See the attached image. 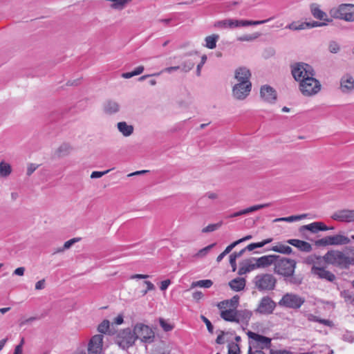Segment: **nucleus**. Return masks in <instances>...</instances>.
<instances>
[{"label": "nucleus", "mask_w": 354, "mask_h": 354, "mask_svg": "<svg viewBox=\"0 0 354 354\" xmlns=\"http://www.w3.org/2000/svg\"><path fill=\"white\" fill-rule=\"evenodd\" d=\"M256 260L257 258L252 257L245 261L244 266L246 268L249 269L250 272L259 268V267L256 266Z\"/></svg>", "instance_id": "37"}, {"label": "nucleus", "mask_w": 354, "mask_h": 354, "mask_svg": "<svg viewBox=\"0 0 354 354\" xmlns=\"http://www.w3.org/2000/svg\"><path fill=\"white\" fill-rule=\"evenodd\" d=\"M270 250L284 254H290L292 252L291 247L283 244H279L273 246Z\"/></svg>", "instance_id": "30"}, {"label": "nucleus", "mask_w": 354, "mask_h": 354, "mask_svg": "<svg viewBox=\"0 0 354 354\" xmlns=\"http://www.w3.org/2000/svg\"><path fill=\"white\" fill-rule=\"evenodd\" d=\"M180 68V66H170V67H167V68H164L160 73H159L160 74L162 73H171L174 71H178V69Z\"/></svg>", "instance_id": "59"}, {"label": "nucleus", "mask_w": 354, "mask_h": 354, "mask_svg": "<svg viewBox=\"0 0 354 354\" xmlns=\"http://www.w3.org/2000/svg\"><path fill=\"white\" fill-rule=\"evenodd\" d=\"M311 12L315 18L329 21L328 19L325 18L326 17V14L321 10L316 4L311 5Z\"/></svg>", "instance_id": "28"}, {"label": "nucleus", "mask_w": 354, "mask_h": 354, "mask_svg": "<svg viewBox=\"0 0 354 354\" xmlns=\"http://www.w3.org/2000/svg\"><path fill=\"white\" fill-rule=\"evenodd\" d=\"M118 131L125 137L131 136L133 132V127L126 122H120L117 124Z\"/></svg>", "instance_id": "25"}, {"label": "nucleus", "mask_w": 354, "mask_h": 354, "mask_svg": "<svg viewBox=\"0 0 354 354\" xmlns=\"http://www.w3.org/2000/svg\"><path fill=\"white\" fill-rule=\"evenodd\" d=\"M239 302V295H234L229 300H225L221 302H220L218 304V307L219 308H224V305L229 306L231 308H233L234 309H236V308L238 306Z\"/></svg>", "instance_id": "27"}, {"label": "nucleus", "mask_w": 354, "mask_h": 354, "mask_svg": "<svg viewBox=\"0 0 354 354\" xmlns=\"http://www.w3.org/2000/svg\"><path fill=\"white\" fill-rule=\"evenodd\" d=\"M110 326V323L109 320H104L101 324H99L97 330L101 333H106Z\"/></svg>", "instance_id": "43"}, {"label": "nucleus", "mask_w": 354, "mask_h": 354, "mask_svg": "<svg viewBox=\"0 0 354 354\" xmlns=\"http://www.w3.org/2000/svg\"><path fill=\"white\" fill-rule=\"evenodd\" d=\"M317 225V222H313L308 225H302L299 229V232H302L304 230H309L313 233H317L318 232Z\"/></svg>", "instance_id": "35"}, {"label": "nucleus", "mask_w": 354, "mask_h": 354, "mask_svg": "<svg viewBox=\"0 0 354 354\" xmlns=\"http://www.w3.org/2000/svg\"><path fill=\"white\" fill-rule=\"evenodd\" d=\"M298 249L304 252H310L313 250L311 245L305 241H302Z\"/></svg>", "instance_id": "45"}, {"label": "nucleus", "mask_w": 354, "mask_h": 354, "mask_svg": "<svg viewBox=\"0 0 354 354\" xmlns=\"http://www.w3.org/2000/svg\"><path fill=\"white\" fill-rule=\"evenodd\" d=\"M236 320L234 322L238 324L248 325L249 321L252 315V313L250 310L244 309V310H236Z\"/></svg>", "instance_id": "21"}, {"label": "nucleus", "mask_w": 354, "mask_h": 354, "mask_svg": "<svg viewBox=\"0 0 354 354\" xmlns=\"http://www.w3.org/2000/svg\"><path fill=\"white\" fill-rule=\"evenodd\" d=\"M12 171L11 166L8 163L4 162H0V176L6 177L10 174Z\"/></svg>", "instance_id": "33"}, {"label": "nucleus", "mask_w": 354, "mask_h": 354, "mask_svg": "<svg viewBox=\"0 0 354 354\" xmlns=\"http://www.w3.org/2000/svg\"><path fill=\"white\" fill-rule=\"evenodd\" d=\"M330 245H342L350 243V239L342 234H335L333 236H328Z\"/></svg>", "instance_id": "22"}, {"label": "nucleus", "mask_w": 354, "mask_h": 354, "mask_svg": "<svg viewBox=\"0 0 354 354\" xmlns=\"http://www.w3.org/2000/svg\"><path fill=\"white\" fill-rule=\"evenodd\" d=\"M45 288V279H41L38 281L35 284V290H39Z\"/></svg>", "instance_id": "63"}, {"label": "nucleus", "mask_w": 354, "mask_h": 354, "mask_svg": "<svg viewBox=\"0 0 354 354\" xmlns=\"http://www.w3.org/2000/svg\"><path fill=\"white\" fill-rule=\"evenodd\" d=\"M272 241V238H269V239H265V240H263V241H262L261 242L254 243L255 248H262L265 245H266L268 243H270Z\"/></svg>", "instance_id": "58"}, {"label": "nucleus", "mask_w": 354, "mask_h": 354, "mask_svg": "<svg viewBox=\"0 0 354 354\" xmlns=\"http://www.w3.org/2000/svg\"><path fill=\"white\" fill-rule=\"evenodd\" d=\"M206 60H207V56L205 55H203L201 57V62L197 65V67H196V75L197 76L201 75V68H202L203 66L205 64Z\"/></svg>", "instance_id": "52"}, {"label": "nucleus", "mask_w": 354, "mask_h": 354, "mask_svg": "<svg viewBox=\"0 0 354 354\" xmlns=\"http://www.w3.org/2000/svg\"><path fill=\"white\" fill-rule=\"evenodd\" d=\"M252 348H257V346H256L254 344V343L249 342V348L248 354H265L264 352L260 349L252 351Z\"/></svg>", "instance_id": "51"}, {"label": "nucleus", "mask_w": 354, "mask_h": 354, "mask_svg": "<svg viewBox=\"0 0 354 354\" xmlns=\"http://www.w3.org/2000/svg\"><path fill=\"white\" fill-rule=\"evenodd\" d=\"M251 89L252 83L238 82L232 88V95L236 100H243L249 95Z\"/></svg>", "instance_id": "11"}, {"label": "nucleus", "mask_w": 354, "mask_h": 354, "mask_svg": "<svg viewBox=\"0 0 354 354\" xmlns=\"http://www.w3.org/2000/svg\"><path fill=\"white\" fill-rule=\"evenodd\" d=\"M260 96L263 101L272 104L277 100V92L272 87L266 84L261 87Z\"/></svg>", "instance_id": "17"}, {"label": "nucleus", "mask_w": 354, "mask_h": 354, "mask_svg": "<svg viewBox=\"0 0 354 354\" xmlns=\"http://www.w3.org/2000/svg\"><path fill=\"white\" fill-rule=\"evenodd\" d=\"M340 295L346 302L354 304V292L350 290H344L341 292Z\"/></svg>", "instance_id": "34"}, {"label": "nucleus", "mask_w": 354, "mask_h": 354, "mask_svg": "<svg viewBox=\"0 0 354 354\" xmlns=\"http://www.w3.org/2000/svg\"><path fill=\"white\" fill-rule=\"evenodd\" d=\"M276 307L275 302L268 296L263 297L256 310L257 312L263 315L272 314Z\"/></svg>", "instance_id": "13"}, {"label": "nucleus", "mask_w": 354, "mask_h": 354, "mask_svg": "<svg viewBox=\"0 0 354 354\" xmlns=\"http://www.w3.org/2000/svg\"><path fill=\"white\" fill-rule=\"evenodd\" d=\"M159 323L163 330L165 332L171 331L174 329V326L167 322L163 318L159 319Z\"/></svg>", "instance_id": "40"}, {"label": "nucleus", "mask_w": 354, "mask_h": 354, "mask_svg": "<svg viewBox=\"0 0 354 354\" xmlns=\"http://www.w3.org/2000/svg\"><path fill=\"white\" fill-rule=\"evenodd\" d=\"M331 218L339 222H353L354 221V209L337 210L333 214Z\"/></svg>", "instance_id": "15"}, {"label": "nucleus", "mask_w": 354, "mask_h": 354, "mask_svg": "<svg viewBox=\"0 0 354 354\" xmlns=\"http://www.w3.org/2000/svg\"><path fill=\"white\" fill-rule=\"evenodd\" d=\"M315 245L317 247H325L327 245H330L329 241L328 240V236L322 239L316 240L315 241Z\"/></svg>", "instance_id": "47"}, {"label": "nucleus", "mask_w": 354, "mask_h": 354, "mask_svg": "<svg viewBox=\"0 0 354 354\" xmlns=\"http://www.w3.org/2000/svg\"><path fill=\"white\" fill-rule=\"evenodd\" d=\"M258 34L254 35H245L237 38L238 41H250L256 39L258 37Z\"/></svg>", "instance_id": "46"}, {"label": "nucleus", "mask_w": 354, "mask_h": 354, "mask_svg": "<svg viewBox=\"0 0 354 354\" xmlns=\"http://www.w3.org/2000/svg\"><path fill=\"white\" fill-rule=\"evenodd\" d=\"M236 309L221 310V317L227 322H234L236 320Z\"/></svg>", "instance_id": "26"}, {"label": "nucleus", "mask_w": 354, "mask_h": 354, "mask_svg": "<svg viewBox=\"0 0 354 354\" xmlns=\"http://www.w3.org/2000/svg\"><path fill=\"white\" fill-rule=\"evenodd\" d=\"M80 240V238H73L67 241H66L62 247V248L59 249L57 252H62L64 250L70 248L75 243L79 241Z\"/></svg>", "instance_id": "44"}, {"label": "nucleus", "mask_w": 354, "mask_h": 354, "mask_svg": "<svg viewBox=\"0 0 354 354\" xmlns=\"http://www.w3.org/2000/svg\"><path fill=\"white\" fill-rule=\"evenodd\" d=\"M71 147L68 144L64 143L61 145L56 151V154L59 157H63L68 155L70 152Z\"/></svg>", "instance_id": "32"}, {"label": "nucleus", "mask_w": 354, "mask_h": 354, "mask_svg": "<svg viewBox=\"0 0 354 354\" xmlns=\"http://www.w3.org/2000/svg\"><path fill=\"white\" fill-rule=\"evenodd\" d=\"M270 354H293L292 352L286 350H274L270 349Z\"/></svg>", "instance_id": "62"}, {"label": "nucleus", "mask_w": 354, "mask_h": 354, "mask_svg": "<svg viewBox=\"0 0 354 354\" xmlns=\"http://www.w3.org/2000/svg\"><path fill=\"white\" fill-rule=\"evenodd\" d=\"M245 283L246 281L244 278L237 277L229 282V286L232 290L239 292L244 289Z\"/></svg>", "instance_id": "24"}, {"label": "nucleus", "mask_w": 354, "mask_h": 354, "mask_svg": "<svg viewBox=\"0 0 354 354\" xmlns=\"http://www.w3.org/2000/svg\"><path fill=\"white\" fill-rule=\"evenodd\" d=\"M247 335L249 337V339H252V341H250L251 342L254 343V344L257 346V348H259L260 350H262L263 348H270L271 346V339L259 335L258 333L248 331L247 333Z\"/></svg>", "instance_id": "12"}, {"label": "nucleus", "mask_w": 354, "mask_h": 354, "mask_svg": "<svg viewBox=\"0 0 354 354\" xmlns=\"http://www.w3.org/2000/svg\"><path fill=\"white\" fill-rule=\"evenodd\" d=\"M227 354H241V349L238 344L235 342H230L228 344Z\"/></svg>", "instance_id": "36"}, {"label": "nucleus", "mask_w": 354, "mask_h": 354, "mask_svg": "<svg viewBox=\"0 0 354 354\" xmlns=\"http://www.w3.org/2000/svg\"><path fill=\"white\" fill-rule=\"evenodd\" d=\"M236 257L235 254H233L232 253L230 255V263L232 268V271H235L236 268Z\"/></svg>", "instance_id": "56"}, {"label": "nucleus", "mask_w": 354, "mask_h": 354, "mask_svg": "<svg viewBox=\"0 0 354 354\" xmlns=\"http://www.w3.org/2000/svg\"><path fill=\"white\" fill-rule=\"evenodd\" d=\"M119 110L120 105L114 100H109L103 104V111L106 114L112 115L118 113Z\"/></svg>", "instance_id": "23"}, {"label": "nucleus", "mask_w": 354, "mask_h": 354, "mask_svg": "<svg viewBox=\"0 0 354 354\" xmlns=\"http://www.w3.org/2000/svg\"><path fill=\"white\" fill-rule=\"evenodd\" d=\"M317 223H318V225H317L318 232H319V231H326V230H333V227H328L322 222H317Z\"/></svg>", "instance_id": "61"}, {"label": "nucleus", "mask_w": 354, "mask_h": 354, "mask_svg": "<svg viewBox=\"0 0 354 354\" xmlns=\"http://www.w3.org/2000/svg\"><path fill=\"white\" fill-rule=\"evenodd\" d=\"M286 28H288L290 30H303L305 28V24L304 23H302L301 24L297 25L296 23L292 22L290 24H288Z\"/></svg>", "instance_id": "48"}, {"label": "nucleus", "mask_w": 354, "mask_h": 354, "mask_svg": "<svg viewBox=\"0 0 354 354\" xmlns=\"http://www.w3.org/2000/svg\"><path fill=\"white\" fill-rule=\"evenodd\" d=\"M254 283L259 291L273 290L276 287L277 279L272 274H261L254 277Z\"/></svg>", "instance_id": "9"}, {"label": "nucleus", "mask_w": 354, "mask_h": 354, "mask_svg": "<svg viewBox=\"0 0 354 354\" xmlns=\"http://www.w3.org/2000/svg\"><path fill=\"white\" fill-rule=\"evenodd\" d=\"M251 77V73L246 67H239L235 71L234 78L239 82H246L251 83L250 78Z\"/></svg>", "instance_id": "20"}, {"label": "nucleus", "mask_w": 354, "mask_h": 354, "mask_svg": "<svg viewBox=\"0 0 354 354\" xmlns=\"http://www.w3.org/2000/svg\"><path fill=\"white\" fill-rule=\"evenodd\" d=\"M297 262L294 259L281 257L274 263V272L281 276L286 283L292 285H300L302 278L295 274Z\"/></svg>", "instance_id": "2"}, {"label": "nucleus", "mask_w": 354, "mask_h": 354, "mask_svg": "<svg viewBox=\"0 0 354 354\" xmlns=\"http://www.w3.org/2000/svg\"><path fill=\"white\" fill-rule=\"evenodd\" d=\"M302 242L301 240H299V239H288L287 241V243H289L290 245H293L295 247H296L297 248H299L301 243Z\"/></svg>", "instance_id": "60"}, {"label": "nucleus", "mask_w": 354, "mask_h": 354, "mask_svg": "<svg viewBox=\"0 0 354 354\" xmlns=\"http://www.w3.org/2000/svg\"><path fill=\"white\" fill-rule=\"evenodd\" d=\"M321 84L315 76L305 77L304 80L299 82V90L304 96H312L317 94L321 90Z\"/></svg>", "instance_id": "8"}, {"label": "nucleus", "mask_w": 354, "mask_h": 354, "mask_svg": "<svg viewBox=\"0 0 354 354\" xmlns=\"http://www.w3.org/2000/svg\"><path fill=\"white\" fill-rule=\"evenodd\" d=\"M324 261L341 269H348L354 266V246L346 247L344 252L337 250H328L323 257Z\"/></svg>", "instance_id": "1"}, {"label": "nucleus", "mask_w": 354, "mask_h": 354, "mask_svg": "<svg viewBox=\"0 0 354 354\" xmlns=\"http://www.w3.org/2000/svg\"><path fill=\"white\" fill-rule=\"evenodd\" d=\"M329 13L333 18L353 22L354 21V4L342 3L337 7L331 8Z\"/></svg>", "instance_id": "4"}, {"label": "nucleus", "mask_w": 354, "mask_h": 354, "mask_svg": "<svg viewBox=\"0 0 354 354\" xmlns=\"http://www.w3.org/2000/svg\"><path fill=\"white\" fill-rule=\"evenodd\" d=\"M305 302V298L295 293H286L278 304L281 307L299 309Z\"/></svg>", "instance_id": "10"}, {"label": "nucleus", "mask_w": 354, "mask_h": 354, "mask_svg": "<svg viewBox=\"0 0 354 354\" xmlns=\"http://www.w3.org/2000/svg\"><path fill=\"white\" fill-rule=\"evenodd\" d=\"M136 342L133 330L127 328L118 332L115 337V342L122 349L133 346Z\"/></svg>", "instance_id": "7"}, {"label": "nucleus", "mask_w": 354, "mask_h": 354, "mask_svg": "<svg viewBox=\"0 0 354 354\" xmlns=\"http://www.w3.org/2000/svg\"><path fill=\"white\" fill-rule=\"evenodd\" d=\"M328 50L332 53H337L339 50V46L336 41H332L329 44Z\"/></svg>", "instance_id": "49"}, {"label": "nucleus", "mask_w": 354, "mask_h": 354, "mask_svg": "<svg viewBox=\"0 0 354 354\" xmlns=\"http://www.w3.org/2000/svg\"><path fill=\"white\" fill-rule=\"evenodd\" d=\"M270 205V203H264V204L253 205V206H251V207H248V208L244 209H245V214H248L251 213L252 212H254V211H257V210H259V209H263V208H265V207H268Z\"/></svg>", "instance_id": "39"}, {"label": "nucleus", "mask_w": 354, "mask_h": 354, "mask_svg": "<svg viewBox=\"0 0 354 354\" xmlns=\"http://www.w3.org/2000/svg\"><path fill=\"white\" fill-rule=\"evenodd\" d=\"M291 73L295 80L299 82L304 80L305 77L315 76V71L312 66L304 62H296L290 66Z\"/></svg>", "instance_id": "5"}, {"label": "nucleus", "mask_w": 354, "mask_h": 354, "mask_svg": "<svg viewBox=\"0 0 354 354\" xmlns=\"http://www.w3.org/2000/svg\"><path fill=\"white\" fill-rule=\"evenodd\" d=\"M295 216H290L288 217H281L277 218L273 220V223L279 222V221H286V222H293L295 221Z\"/></svg>", "instance_id": "55"}, {"label": "nucleus", "mask_w": 354, "mask_h": 354, "mask_svg": "<svg viewBox=\"0 0 354 354\" xmlns=\"http://www.w3.org/2000/svg\"><path fill=\"white\" fill-rule=\"evenodd\" d=\"M38 166V165L34 163L28 164L26 171L27 176H30V175H32V174L37 169Z\"/></svg>", "instance_id": "54"}, {"label": "nucleus", "mask_w": 354, "mask_h": 354, "mask_svg": "<svg viewBox=\"0 0 354 354\" xmlns=\"http://www.w3.org/2000/svg\"><path fill=\"white\" fill-rule=\"evenodd\" d=\"M133 330L136 340L140 339L144 344H151L154 342L155 333L149 326L142 323H137Z\"/></svg>", "instance_id": "6"}, {"label": "nucleus", "mask_w": 354, "mask_h": 354, "mask_svg": "<svg viewBox=\"0 0 354 354\" xmlns=\"http://www.w3.org/2000/svg\"><path fill=\"white\" fill-rule=\"evenodd\" d=\"M195 65V63L194 61L191 59L186 60L183 62L180 66V68L184 72H188L191 71Z\"/></svg>", "instance_id": "38"}, {"label": "nucleus", "mask_w": 354, "mask_h": 354, "mask_svg": "<svg viewBox=\"0 0 354 354\" xmlns=\"http://www.w3.org/2000/svg\"><path fill=\"white\" fill-rule=\"evenodd\" d=\"M279 258V255L269 254L265 255L259 258H257L256 266L259 268H266L272 264L275 263L276 261Z\"/></svg>", "instance_id": "19"}, {"label": "nucleus", "mask_w": 354, "mask_h": 354, "mask_svg": "<svg viewBox=\"0 0 354 354\" xmlns=\"http://www.w3.org/2000/svg\"><path fill=\"white\" fill-rule=\"evenodd\" d=\"M219 39L218 35H212L205 37V47L209 49H214L216 46V42Z\"/></svg>", "instance_id": "29"}, {"label": "nucleus", "mask_w": 354, "mask_h": 354, "mask_svg": "<svg viewBox=\"0 0 354 354\" xmlns=\"http://www.w3.org/2000/svg\"><path fill=\"white\" fill-rule=\"evenodd\" d=\"M311 273L320 279H324L330 282H333L336 279L335 275L333 272L327 270L324 267L313 266L311 268Z\"/></svg>", "instance_id": "16"}, {"label": "nucleus", "mask_w": 354, "mask_h": 354, "mask_svg": "<svg viewBox=\"0 0 354 354\" xmlns=\"http://www.w3.org/2000/svg\"><path fill=\"white\" fill-rule=\"evenodd\" d=\"M109 171H110V169H108V170H106V171H93L91 175V178H101L104 175L108 174L109 172Z\"/></svg>", "instance_id": "53"}, {"label": "nucleus", "mask_w": 354, "mask_h": 354, "mask_svg": "<svg viewBox=\"0 0 354 354\" xmlns=\"http://www.w3.org/2000/svg\"><path fill=\"white\" fill-rule=\"evenodd\" d=\"M216 245V243L210 244L202 249H201L196 254L197 257H205L210 250Z\"/></svg>", "instance_id": "42"}, {"label": "nucleus", "mask_w": 354, "mask_h": 354, "mask_svg": "<svg viewBox=\"0 0 354 354\" xmlns=\"http://www.w3.org/2000/svg\"><path fill=\"white\" fill-rule=\"evenodd\" d=\"M273 18H269L268 19L261 20V21H250V20H243V19H227L221 21H217L214 26L218 28H236L240 27H245L248 26H256L263 24L270 21Z\"/></svg>", "instance_id": "3"}, {"label": "nucleus", "mask_w": 354, "mask_h": 354, "mask_svg": "<svg viewBox=\"0 0 354 354\" xmlns=\"http://www.w3.org/2000/svg\"><path fill=\"white\" fill-rule=\"evenodd\" d=\"M171 284V280L170 279H166V280H164L161 282V285H160V289L161 290H165L167 289V288L169 287V286Z\"/></svg>", "instance_id": "64"}, {"label": "nucleus", "mask_w": 354, "mask_h": 354, "mask_svg": "<svg viewBox=\"0 0 354 354\" xmlns=\"http://www.w3.org/2000/svg\"><path fill=\"white\" fill-rule=\"evenodd\" d=\"M340 89L344 93H350L354 89V79L351 75L346 74L342 77Z\"/></svg>", "instance_id": "18"}, {"label": "nucleus", "mask_w": 354, "mask_h": 354, "mask_svg": "<svg viewBox=\"0 0 354 354\" xmlns=\"http://www.w3.org/2000/svg\"><path fill=\"white\" fill-rule=\"evenodd\" d=\"M103 335H95L93 336L88 344V354H101L102 350Z\"/></svg>", "instance_id": "14"}, {"label": "nucleus", "mask_w": 354, "mask_h": 354, "mask_svg": "<svg viewBox=\"0 0 354 354\" xmlns=\"http://www.w3.org/2000/svg\"><path fill=\"white\" fill-rule=\"evenodd\" d=\"M304 24H305V28H314V27L326 25V23H322V22H318V21H313L312 23H304Z\"/></svg>", "instance_id": "57"}, {"label": "nucleus", "mask_w": 354, "mask_h": 354, "mask_svg": "<svg viewBox=\"0 0 354 354\" xmlns=\"http://www.w3.org/2000/svg\"><path fill=\"white\" fill-rule=\"evenodd\" d=\"M221 225H222L221 222L218 223H214V224H209L207 227H204L202 230V232L203 233H208V232H214V231L218 230L221 226Z\"/></svg>", "instance_id": "41"}, {"label": "nucleus", "mask_w": 354, "mask_h": 354, "mask_svg": "<svg viewBox=\"0 0 354 354\" xmlns=\"http://www.w3.org/2000/svg\"><path fill=\"white\" fill-rule=\"evenodd\" d=\"M213 285V281L210 279H203L199 280L196 281H194L192 283V287H201V288H209Z\"/></svg>", "instance_id": "31"}, {"label": "nucleus", "mask_w": 354, "mask_h": 354, "mask_svg": "<svg viewBox=\"0 0 354 354\" xmlns=\"http://www.w3.org/2000/svg\"><path fill=\"white\" fill-rule=\"evenodd\" d=\"M201 319L205 324V325L207 326V330L210 333H213L214 326L212 324L211 322L206 317H205L203 315L201 316Z\"/></svg>", "instance_id": "50"}]
</instances>
